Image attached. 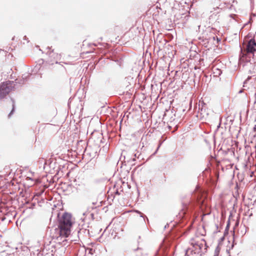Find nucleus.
<instances>
[{"label": "nucleus", "mask_w": 256, "mask_h": 256, "mask_svg": "<svg viewBox=\"0 0 256 256\" xmlns=\"http://www.w3.org/2000/svg\"><path fill=\"white\" fill-rule=\"evenodd\" d=\"M61 54L57 52H55L54 50H52L49 52V58L50 62L52 63H57L58 60L61 59Z\"/></svg>", "instance_id": "4"}, {"label": "nucleus", "mask_w": 256, "mask_h": 256, "mask_svg": "<svg viewBox=\"0 0 256 256\" xmlns=\"http://www.w3.org/2000/svg\"><path fill=\"white\" fill-rule=\"evenodd\" d=\"M256 52V41L254 38H252L248 41H244L242 43V46L241 48L240 60L242 62H250V54L254 56Z\"/></svg>", "instance_id": "1"}, {"label": "nucleus", "mask_w": 256, "mask_h": 256, "mask_svg": "<svg viewBox=\"0 0 256 256\" xmlns=\"http://www.w3.org/2000/svg\"><path fill=\"white\" fill-rule=\"evenodd\" d=\"M14 110V105H12V110L11 111V112H10V114H9V116H10V114L12 113V112H13Z\"/></svg>", "instance_id": "7"}, {"label": "nucleus", "mask_w": 256, "mask_h": 256, "mask_svg": "<svg viewBox=\"0 0 256 256\" xmlns=\"http://www.w3.org/2000/svg\"><path fill=\"white\" fill-rule=\"evenodd\" d=\"M205 242L204 240H202L201 242L192 240L191 242V244L196 250H201L203 247L204 243Z\"/></svg>", "instance_id": "5"}, {"label": "nucleus", "mask_w": 256, "mask_h": 256, "mask_svg": "<svg viewBox=\"0 0 256 256\" xmlns=\"http://www.w3.org/2000/svg\"><path fill=\"white\" fill-rule=\"evenodd\" d=\"M72 223L71 214L68 213L64 214L58 224L60 236L68 238L70 234Z\"/></svg>", "instance_id": "2"}, {"label": "nucleus", "mask_w": 256, "mask_h": 256, "mask_svg": "<svg viewBox=\"0 0 256 256\" xmlns=\"http://www.w3.org/2000/svg\"><path fill=\"white\" fill-rule=\"evenodd\" d=\"M12 90L10 82H4L0 84V99L4 98Z\"/></svg>", "instance_id": "3"}, {"label": "nucleus", "mask_w": 256, "mask_h": 256, "mask_svg": "<svg viewBox=\"0 0 256 256\" xmlns=\"http://www.w3.org/2000/svg\"><path fill=\"white\" fill-rule=\"evenodd\" d=\"M198 202L201 203L202 205H204V200H202V201L200 200H198Z\"/></svg>", "instance_id": "6"}]
</instances>
